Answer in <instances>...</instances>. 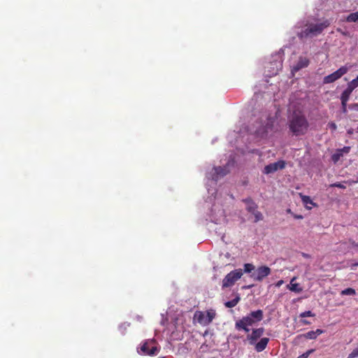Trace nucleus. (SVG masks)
Masks as SVG:
<instances>
[{
	"mask_svg": "<svg viewBox=\"0 0 358 358\" xmlns=\"http://www.w3.org/2000/svg\"><path fill=\"white\" fill-rule=\"evenodd\" d=\"M288 128L292 135L299 136L305 135L309 128V122L301 111H294L288 118Z\"/></svg>",
	"mask_w": 358,
	"mask_h": 358,
	"instance_id": "nucleus-1",
	"label": "nucleus"
},
{
	"mask_svg": "<svg viewBox=\"0 0 358 358\" xmlns=\"http://www.w3.org/2000/svg\"><path fill=\"white\" fill-rule=\"evenodd\" d=\"M263 317L264 314L262 310L252 311L248 315L236 321L235 324L236 328L238 330L243 329L245 332H249L250 329L248 327L252 326L256 322L262 321Z\"/></svg>",
	"mask_w": 358,
	"mask_h": 358,
	"instance_id": "nucleus-2",
	"label": "nucleus"
},
{
	"mask_svg": "<svg viewBox=\"0 0 358 358\" xmlns=\"http://www.w3.org/2000/svg\"><path fill=\"white\" fill-rule=\"evenodd\" d=\"M329 25L330 22L327 20L317 24L311 23L307 24L304 29L297 34V36L300 39L312 38L320 34Z\"/></svg>",
	"mask_w": 358,
	"mask_h": 358,
	"instance_id": "nucleus-3",
	"label": "nucleus"
},
{
	"mask_svg": "<svg viewBox=\"0 0 358 358\" xmlns=\"http://www.w3.org/2000/svg\"><path fill=\"white\" fill-rule=\"evenodd\" d=\"M139 349L140 350L138 349V354L151 357L157 355L160 351V347L155 338L145 340Z\"/></svg>",
	"mask_w": 358,
	"mask_h": 358,
	"instance_id": "nucleus-4",
	"label": "nucleus"
},
{
	"mask_svg": "<svg viewBox=\"0 0 358 358\" xmlns=\"http://www.w3.org/2000/svg\"><path fill=\"white\" fill-rule=\"evenodd\" d=\"M243 275L241 268L235 269L229 272L222 280V289L232 287Z\"/></svg>",
	"mask_w": 358,
	"mask_h": 358,
	"instance_id": "nucleus-5",
	"label": "nucleus"
},
{
	"mask_svg": "<svg viewBox=\"0 0 358 358\" xmlns=\"http://www.w3.org/2000/svg\"><path fill=\"white\" fill-rule=\"evenodd\" d=\"M350 66H343L339 68L337 71L334 73L324 77L323 83L324 84H329L335 82L336 80L341 78L343 75L347 73L349 71Z\"/></svg>",
	"mask_w": 358,
	"mask_h": 358,
	"instance_id": "nucleus-6",
	"label": "nucleus"
},
{
	"mask_svg": "<svg viewBox=\"0 0 358 358\" xmlns=\"http://www.w3.org/2000/svg\"><path fill=\"white\" fill-rule=\"evenodd\" d=\"M271 273V268L267 266H259L255 273L251 275L255 280L261 282Z\"/></svg>",
	"mask_w": 358,
	"mask_h": 358,
	"instance_id": "nucleus-7",
	"label": "nucleus"
},
{
	"mask_svg": "<svg viewBox=\"0 0 358 358\" xmlns=\"http://www.w3.org/2000/svg\"><path fill=\"white\" fill-rule=\"evenodd\" d=\"M285 167V162L282 160L278 161L274 163L269 164L264 167V173L269 174L277 171L278 170L283 169Z\"/></svg>",
	"mask_w": 358,
	"mask_h": 358,
	"instance_id": "nucleus-8",
	"label": "nucleus"
},
{
	"mask_svg": "<svg viewBox=\"0 0 358 358\" xmlns=\"http://www.w3.org/2000/svg\"><path fill=\"white\" fill-rule=\"evenodd\" d=\"M264 329L260 327L258 329H254L250 335L248 336L250 343L253 344L257 339H259L264 334Z\"/></svg>",
	"mask_w": 358,
	"mask_h": 358,
	"instance_id": "nucleus-9",
	"label": "nucleus"
},
{
	"mask_svg": "<svg viewBox=\"0 0 358 358\" xmlns=\"http://www.w3.org/2000/svg\"><path fill=\"white\" fill-rule=\"evenodd\" d=\"M310 61L306 57H300L296 64L293 66L292 71H299L301 69L306 68L309 65Z\"/></svg>",
	"mask_w": 358,
	"mask_h": 358,
	"instance_id": "nucleus-10",
	"label": "nucleus"
},
{
	"mask_svg": "<svg viewBox=\"0 0 358 358\" xmlns=\"http://www.w3.org/2000/svg\"><path fill=\"white\" fill-rule=\"evenodd\" d=\"M275 122V119L272 117H266V122L265 125L263 126L262 128L259 129L258 132L261 134H266L269 131L273 129V125Z\"/></svg>",
	"mask_w": 358,
	"mask_h": 358,
	"instance_id": "nucleus-11",
	"label": "nucleus"
},
{
	"mask_svg": "<svg viewBox=\"0 0 358 358\" xmlns=\"http://www.w3.org/2000/svg\"><path fill=\"white\" fill-rule=\"evenodd\" d=\"M296 279V277L292 278L290 281V283L287 285V288L295 293H300L303 291V289L299 283L294 282Z\"/></svg>",
	"mask_w": 358,
	"mask_h": 358,
	"instance_id": "nucleus-12",
	"label": "nucleus"
},
{
	"mask_svg": "<svg viewBox=\"0 0 358 358\" xmlns=\"http://www.w3.org/2000/svg\"><path fill=\"white\" fill-rule=\"evenodd\" d=\"M243 201L246 204V210L250 213H253L257 209V205L253 200L248 197L243 199Z\"/></svg>",
	"mask_w": 358,
	"mask_h": 358,
	"instance_id": "nucleus-13",
	"label": "nucleus"
},
{
	"mask_svg": "<svg viewBox=\"0 0 358 358\" xmlns=\"http://www.w3.org/2000/svg\"><path fill=\"white\" fill-rule=\"evenodd\" d=\"M269 339L268 338H262L260 341L255 345L257 352H262L266 348Z\"/></svg>",
	"mask_w": 358,
	"mask_h": 358,
	"instance_id": "nucleus-14",
	"label": "nucleus"
},
{
	"mask_svg": "<svg viewBox=\"0 0 358 358\" xmlns=\"http://www.w3.org/2000/svg\"><path fill=\"white\" fill-rule=\"evenodd\" d=\"M215 173L216 174L215 179L217 180L219 177H222L227 175L228 170L227 167L218 166L215 168Z\"/></svg>",
	"mask_w": 358,
	"mask_h": 358,
	"instance_id": "nucleus-15",
	"label": "nucleus"
},
{
	"mask_svg": "<svg viewBox=\"0 0 358 358\" xmlns=\"http://www.w3.org/2000/svg\"><path fill=\"white\" fill-rule=\"evenodd\" d=\"M240 300H241V297H240L239 294H237L236 295V297L234 299L227 301L224 303V306L227 308H234L238 304V303L240 301Z\"/></svg>",
	"mask_w": 358,
	"mask_h": 358,
	"instance_id": "nucleus-16",
	"label": "nucleus"
},
{
	"mask_svg": "<svg viewBox=\"0 0 358 358\" xmlns=\"http://www.w3.org/2000/svg\"><path fill=\"white\" fill-rule=\"evenodd\" d=\"M343 156V155L341 152V150L340 149H337L336 152L331 155V160L336 163L338 162L340 159Z\"/></svg>",
	"mask_w": 358,
	"mask_h": 358,
	"instance_id": "nucleus-17",
	"label": "nucleus"
},
{
	"mask_svg": "<svg viewBox=\"0 0 358 358\" xmlns=\"http://www.w3.org/2000/svg\"><path fill=\"white\" fill-rule=\"evenodd\" d=\"M215 316V313L213 310L207 311L206 315V318L205 320L204 324H210L214 319Z\"/></svg>",
	"mask_w": 358,
	"mask_h": 358,
	"instance_id": "nucleus-18",
	"label": "nucleus"
},
{
	"mask_svg": "<svg viewBox=\"0 0 358 358\" xmlns=\"http://www.w3.org/2000/svg\"><path fill=\"white\" fill-rule=\"evenodd\" d=\"M346 21L348 22H358V12L350 13L346 17Z\"/></svg>",
	"mask_w": 358,
	"mask_h": 358,
	"instance_id": "nucleus-19",
	"label": "nucleus"
},
{
	"mask_svg": "<svg viewBox=\"0 0 358 358\" xmlns=\"http://www.w3.org/2000/svg\"><path fill=\"white\" fill-rule=\"evenodd\" d=\"M341 295H355L356 291L355 289L349 287L341 291Z\"/></svg>",
	"mask_w": 358,
	"mask_h": 358,
	"instance_id": "nucleus-20",
	"label": "nucleus"
},
{
	"mask_svg": "<svg viewBox=\"0 0 358 358\" xmlns=\"http://www.w3.org/2000/svg\"><path fill=\"white\" fill-rule=\"evenodd\" d=\"M255 270V266L252 264L247 263L244 264V271L243 273H251Z\"/></svg>",
	"mask_w": 358,
	"mask_h": 358,
	"instance_id": "nucleus-21",
	"label": "nucleus"
},
{
	"mask_svg": "<svg viewBox=\"0 0 358 358\" xmlns=\"http://www.w3.org/2000/svg\"><path fill=\"white\" fill-rule=\"evenodd\" d=\"M252 213L255 216V222H257L260 220H262L264 218L262 213L257 210Z\"/></svg>",
	"mask_w": 358,
	"mask_h": 358,
	"instance_id": "nucleus-22",
	"label": "nucleus"
},
{
	"mask_svg": "<svg viewBox=\"0 0 358 358\" xmlns=\"http://www.w3.org/2000/svg\"><path fill=\"white\" fill-rule=\"evenodd\" d=\"M350 95L351 94L350 93H348L347 92L343 91L341 95V102H343V103L348 102L350 99Z\"/></svg>",
	"mask_w": 358,
	"mask_h": 358,
	"instance_id": "nucleus-23",
	"label": "nucleus"
},
{
	"mask_svg": "<svg viewBox=\"0 0 358 358\" xmlns=\"http://www.w3.org/2000/svg\"><path fill=\"white\" fill-rule=\"evenodd\" d=\"M303 336L308 339H315L317 338L314 331H310L305 334Z\"/></svg>",
	"mask_w": 358,
	"mask_h": 358,
	"instance_id": "nucleus-24",
	"label": "nucleus"
},
{
	"mask_svg": "<svg viewBox=\"0 0 358 358\" xmlns=\"http://www.w3.org/2000/svg\"><path fill=\"white\" fill-rule=\"evenodd\" d=\"M315 314L313 313H312L310 310H307V311H305V312H303L300 314L299 317H315Z\"/></svg>",
	"mask_w": 358,
	"mask_h": 358,
	"instance_id": "nucleus-25",
	"label": "nucleus"
},
{
	"mask_svg": "<svg viewBox=\"0 0 358 358\" xmlns=\"http://www.w3.org/2000/svg\"><path fill=\"white\" fill-rule=\"evenodd\" d=\"M302 199V201L303 202V203L305 204H313V205H315V203L313 202V201L311 200L310 197L308 196H302L301 197Z\"/></svg>",
	"mask_w": 358,
	"mask_h": 358,
	"instance_id": "nucleus-26",
	"label": "nucleus"
},
{
	"mask_svg": "<svg viewBox=\"0 0 358 358\" xmlns=\"http://www.w3.org/2000/svg\"><path fill=\"white\" fill-rule=\"evenodd\" d=\"M358 357V347L355 348L348 355V358H355Z\"/></svg>",
	"mask_w": 358,
	"mask_h": 358,
	"instance_id": "nucleus-27",
	"label": "nucleus"
},
{
	"mask_svg": "<svg viewBox=\"0 0 358 358\" xmlns=\"http://www.w3.org/2000/svg\"><path fill=\"white\" fill-rule=\"evenodd\" d=\"M206 318V315L203 313L200 312L198 317V322L201 324H204Z\"/></svg>",
	"mask_w": 358,
	"mask_h": 358,
	"instance_id": "nucleus-28",
	"label": "nucleus"
},
{
	"mask_svg": "<svg viewBox=\"0 0 358 358\" xmlns=\"http://www.w3.org/2000/svg\"><path fill=\"white\" fill-rule=\"evenodd\" d=\"M328 127L329 129H331L332 131H336L337 129V126L335 122H330L328 123Z\"/></svg>",
	"mask_w": 358,
	"mask_h": 358,
	"instance_id": "nucleus-29",
	"label": "nucleus"
},
{
	"mask_svg": "<svg viewBox=\"0 0 358 358\" xmlns=\"http://www.w3.org/2000/svg\"><path fill=\"white\" fill-rule=\"evenodd\" d=\"M351 148L350 146H345L343 148L340 149L341 150L342 154H348L350 151Z\"/></svg>",
	"mask_w": 358,
	"mask_h": 358,
	"instance_id": "nucleus-30",
	"label": "nucleus"
},
{
	"mask_svg": "<svg viewBox=\"0 0 358 358\" xmlns=\"http://www.w3.org/2000/svg\"><path fill=\"white\" fill-rule=\"evenodd\" d=\"M314 350H308L307 352H306L305 353H303L302 355L298 357L297 358H308V357L309 356V355L310 353H312Z\"/></svg>",
	"mask_w": 358,
	"mask_h": 358,
	"instance_id": "nucleus-31",
	"label": "nucleus"
},
{
	"mask_svg": "<svg viewBox=\"0 0 358 358\" xmlns=\"http://www.w3.org/2000/svg\"><path fill=\"white\" fill-rule=\"evenodd\" d=\"M349 108L352 110L358 111V103L350 104Z\"/></svg>",
	"mask_w": 358,
	"mask_h": 358,
	"instance_id": "nucleus-32",
	"label": "nucleus"
},
{
	"mask_svg": "<svg viewBox=\"0 0 358 358\" xmlns=\"http://www.w3.org/2000/svg\"><path fill=\"white\" fill-rule=\"evenodd\" d=\"M330 186L331 187H338V188H341V189H345V186L343 185V184L340 183V182H336V183L331 184Z\"/></svg>",
	"mask_w": 358,
	"mask_h": 358,
	"instance_id": "nucleus-33",
	"label": "nucleus"
},
{
	"mask_svg": "<svg viewBox=\"0 0 358 358\" xmlns=\"http://www.w3.org/2000/svg\"><path fill=\"white\" fill-rule=\"evenodd\" d=\"M347 103H348V102H345V103L341 102V106H342V112H343V113H347V111H348V110H347Z\"/></svg>",
	"mask_w": 358,
	"mask_h": 358,
	"instance_id": "nucleus-34",
	"label": "nucleus"
},
{
	"mask_svg": "<svg viewBox=\"0 0 358 358\" xmlns=\"http://www.w3.org/2000/svg\"><path fill=\"white\" fill-rule=\"evenodd\" d=\"M315 331V334L316 336H319V335H320V334H323V332H324V331H323V330L320 329H316V330H315V331Z\"/></svg>",
	"mask_w": 358,
	"mask_h": 358,
	"instance_id": "nucleus-35",
	"label": "nucleus"
},
{
	"mask_svg": "<svg viewBox=\"0 0 358 358\" xmlns=\"http://www.w3.org/2000/svg\"><path fill=\"white\" fill-rule=\"evenodd\" d=\"M353 90H352V88L350 87V86L348 85L347 88L344 91H345L348 93H350L351 94Z\"/></svg>",
	"mask_w": 358,
	"mask_h": 358,
	"instance_id": "nucleus-36",
	"label": "nucleus"
},
{
	"mask_svg": "<svg viewBox=\"0 0 358 358\" xmlns=\"http://www.w3.org/2000/svg\"><path fill=\"white\" fill-rule=\"evenodd\" d=\"M352 85H355V86H357V87H358V76L356 78L353 79L352 80Z\"/></svg>",
	"mask_w": 358,
	"mask_h": 358,
	"instance_id": "nucleus-37",
	"label": "nucleus"
},
{
	"mask_svg": "<svg viewBox=\"0 0 358 358\" xmlns=\"http://www.w3.org/2000/svg\"><path fill=\"white\" fill-rule=\"evenodd\" d=\"M349 242L353 247H358V243H357L355 241L350 240Z\"/></svg>",
	"mask_w": 358,
	"mask_h": 358,
	"instance_id": "nucleus-38",
	"label": "nucleus"
},
{
	"mask_svg": "<svg viewBox=\"0 0 358 358\" xmlns=\"http://www.w3.org/2000/svg\"><path fill=\"white\" fill-rule=\"evenodd\" d=\"M284 283V281L282 280H278L276 284H275V286L279 287H280L282 284Z\"/></svg>",
	"mask_w": 358,
	"mask_h": 358,
	"instance_id": "nucleus-39",
	"label": "nucleus"
},
{
	"mask_svg": "<svg viewBox=\"0 0 358 358\" xmlns=\"http://www.w3.org/2000/svg\"><path fill=\"white\" fill-rule=\"evenodd\" d=\"M348 86H350V87L352 88V90H355L357 86H355V85H352V82L350 81L348 84Z\"/></svg>",
	"mask_w": 358,
	"mask_h": 358,
	"instance_id": "nucleus-40",
	"label": "nucleus"
},
{
	"mask_svg": "<svg viewBox=\"0 0 358 358\" xmlns=\"http://www.w3.org/2000/svg\"><path fill=\"white\" fill-rule=\"evenodd\" d=\"M294 217L297 220L303 219V216L301 215H294Z\"/></svg>",
	"mask_w": 358,
	"mask_h": 358,
	"instance_id": "nucleus-41",
	"label": "nucleus"
},
{
	"mask_svg": "<svg viewBox=\"0 0 358 358\" xmlns=\"http://www.w3.org/2000/svg\"><path fill=\"white\" fill-rule=\"evenodd\" d=\"M301 322H302L303 324H310V322L309 321L306 320H303L301 321Z\"/></svg>",
	"mask_w": 358,
	"mask_h": 358,
	"instance_id": "nucleus-42",
	"label": "nucleus"
},
{
	"mask_svg": "<svg viewBox=\"0 0 358 358\" xmlns=\"http://www.w3.org/2000/svg\"><path fill=\"white\" fill-rule=\"evenodd\" d=\"M348 134H353V129H350L348 131Z\"/></svg>",
	"mask_w": 358,
	"mask_h": 358,
	"instance_id": "nucleus-43",
	"label": "nucleus"
},
{
	"mask_svg": "<svg viewBox=\"0 0 358 358\" xmlns=\"http://www.w3.org/2000/svg\"><path fill=\"white\" fill-rule=\"evenodd\" d=\"M358 266V263H355L352 265V268L353 267H355V266Z\"/></svg>",
	"mask_w": 358,
	"mask_h": 358,
	"instance_id": "nucleus-44",
	"label": "nucleus"
},
{
	"mask_svg": "<svg viewBox=\"0 0 358 358\" xmlns=\"http://www.w3.org/2000/svg\"><path fill=\"white\" fill-rule=\"evenodd\" d=\"M287 212L288 213H292L291 209H289V208H288V209L287 210Z\"/></svg>",
	"mask_w": 358,
	"mask_h": 358,
	"instance_id": "nucleus-45",
	"label": "nucleus"
},
{
	"mask_svg": "<svg viewBox=\"0 0 358 358\" xmlns=\"http://www.w3.org/2000/svg\"><path fill=\"white\" fill-rule=\"evenodd\" d=\"M303 257H307L308 255H307L306 254H304V253H303Z\"/></svg>",
	"mask_w": 358,
	"mask_h": 358,
	"instance_id": "nucleus-46",
	"label": "nucleus"
},
{
	"mask_svg": "<svg viewBox=\"0 0 358 358\" xmlns=\"http://www.w3.org/2000/svg\"><path fill=\"white\" fill-rule=\"evenodd\" d=\"M159 358H166L165 357H159Z\"/></svg>",
	"mask_w": 358,
	"mask_h": 358,
	"instance_id": "nucleus-47",
	"label": "nucleus"
},
{
	"mask_svg": "<svg viewBox=\"0 0 358 358\" xmlns=\"http://www.w3.org/2000/svg\"><path fill=\"white\" fill-rule=\"evenodd\" d=\"M357 131H358V127H357Z\"/></svg>",
	"mask_w": 358,
	"mask_h": 358,
	"instance_id": "nucleus-48",
	"label": "nucleus"
}]
</instances>
